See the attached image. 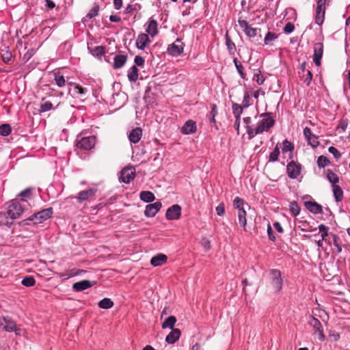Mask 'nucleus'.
<instances>
[{
    "label": "nucleus",
    "mask_w": 350,
    "mask_h": 350,
    "mask_svg": "<svg viewBox=\"0 0 350 350\" xmlns=\"http://www.w3.org/2000/svg\"><path fill=\"white\" fill-rule=\"evenodd\" d=\"M314 56L313 60L316 66H319L321 65V59L323 53V45L321 42H317L314 46Z\"/></svg>",
    "instance_id": "15"
},
{
    "label": "nucleus",
    "mask_w": 350,
    "mask_h": 350,
    "mask_svg": "<svg viewBox=\"0 0 350 350\" xmlns=\"http://www.w3.org/2000/svg\"><path fill=\"white\" fill-rule=\"evenodd\" d=\"M306 206L310 212L314 214L321 213L322 212L321 206L315 202H306Z\"/></svg>",
    "instance_id": "26"
},
{
    "label": "nucleus",
    "mask_w": 350,
    "mask_h": 350,
    "mask_svg": "<svg viewBox=\"0 0 350 350\" xmlns=\"http://www.w3.org/2000/svg\"><path fill=\"white\" fill-rule=\"evenodd\" d=\"M217 114V106H216V105L213 104V105H211V115L212 116V118L211 119V122H215V117L216 116Z\"/></svg>",
    "instance_id": "59"
},
{
    "label": "nucleus",
    "mask_w": 350,
    "mask_h": 350,
    "mask_svg": "<svg viewBox=\"0 0 350 350\" xmlns=\"http://www.w3.org/2000/svg\"><path fill=\"white\" fill-rule=\"evenodd\" d=\"M46 1V7L49 9V10H52L55 8V3L51 1V0H45Z\"/></svg>",
    "instance_id": "64"
},
{
    "label": "nucleus",
    "mask_w": 350,
    "mask_h": 350,
    "mask_svg": "<svg viewBox=\"0 0 350 350\" xmlns=\"http://www.w3.org/2000/svg\"><path fill=\"white\" fill-rule=\"evenodd\" d=\"M330 164V161L327 157L319 156L317 159V165L319 168H323Z\"/></svg>",
    "instance_id": "40"
},
{
    "label": "nucleus",
    "mask_w": 350,
    "mask_h": 350,
    "mask_svg": "<svg viewBox=\"0 0 350 350\" xmlns=\"http://www.w3.org/2000/svg\"><path fill=\"white\" fill-rule=\"evenodd\" d=\"M127 77L129 80L131 82H135L138 79L139 70L136 66H133L129 69Z\"/></svg>",
    "instance_id": "27"
},
{
    "label": "nucleus",
    "mask_w": 350,
    "mask_h": 350,
    "mask_svg": "<svg viewBox=\"0 0 350 350\" xmlns=\"http://www.w3.org/2000/svg\"><path fill=\"white\" fill-rule=\"evenodd\" d=\"M12 129L8 124L0 125V135L2 136H8L10 134Z\"/></svg>",
    "instance_id": "42"
},
{
    "label": "nucleus",
    "mask_w": 350,
    "mask_h": 350,
    "mask_svg": "<svg viewBox=\"0 0 350 350\" xmlns=\"http://www.w3.org/2000/svg\"><path fill=\"white\" fill-rule=\"evenodd\" d=\"M333 194L336 202H340L343 198V191L339 185H333Z\"/></svg>",
    "instance_id": "32"
},
{
    "label": "nucleus",
    "mask_w": 350,
    "mask_h": 350,
    "mask_svg": "<svg viewBox=\"0 0 350 350\" xmlns=\"http://www.w3.org/2000/svg\"><path fill=\"white\" fill-rule=\"evenodd\" d=\"M226 45L230 55H234L236 51L235 44L231 40L228 34L226 35Z\"/></svg>",
    "instance_id": "37"
},
{
    "label": "nucleus",
    "mask_w": 350,
    "mask_h": 350,
    "mask_svg": "<svg viewBox=\"0 0 350 350\" xmlns=\"http://www.w3.org/2000/svg\"><path fill=\"white\" fill-rule=\"evenodd\" d=\"M185 44L179 38H177L172 44L167 47V53L174 57L180 55L184 50Z\"/></svg>",
    "instance_id": "6"
},
{
    "label": "nucleus",
    "mask_w": 350,
    "mask_h": 350,
    "mask_svg": "<svg viewBox=\"0 0 350 350\" xmlns=\"http://www.w3.org/2000/svg\"><path fill=\"white\" fill-rule=\"evenodd\" d=\"M283 279L280 270L273 269L269 271V285L274 293H279L283 286Z\"/></svg>",
    "instance_id": "2"
},
{
    "label": "nucleus",
    "mask_w": 350,
    "mask_h": 350,
    "mask_svg": "<svg viewBox=\"0 0 350 350\" xmlns=\"http://www.w3.org/2000/svg\"><path fill=\"white\" fill-rule=\"evenodd\" d=\"M176 323V318L174 316H170L163 322L161 327L163 329L170 328L172 329H174V326Z\"/></svg>",
    "instance_id": "30"
},
{
    "label": "nucleus",
    "mask_w": 350,
    "mask_h": 350,
    "mask_svg": "<svg viewBox=\"0 0 350 350\" xmlns=\"http://www.w3.org/2000/svg\"><path fill=\"white\" fill-rule=\"evenodd\" d=\"M167 256L163 254H158L150 260V264L153 267L161 266L167 262Z\"/></svg>",
    "instance_id": "21"
},
{
    "label": "nucleus",
    "mask_w": 350,
    "mask_h": 350,
    "mask_svg": "<svg viewBox=\"0 0 350 350\" xmlns=\"http://www.w3.org/2000/svg\"><path fill=\"white\" fill-rule=\"evenodd\" d=\"M309 325L313 328L314 330V334H317L318 338L320 341H323L325 340V335L323 333V327L320 322V321L315 318L313 316L310 317V320L308 321Z\"/></svg>",
    "instance_id": "5"
},
{
    "label": "nucleus",
    "mask_w": 350,
    "mask_h": 350,
    "mask_svg": "<svg viewBox=\"0 0 350 350\" xmlns=\"http://www.w3.org/2000/svg\"><path fill=\"white\" fill-rule=\"evenodd\" d=\"M295 29V27H294V25L292 24L291 23H288L284 28V31L286 33H290L291 32L293 31Z\"/></svg>",
    "instance_id": "62"
},
{
    "label": "nucleus",
    "mask_w": 350,
    "mask_h": 350,
    "mask_svg": "<svg viewBox=\"0 0 350 350\" xmlns=\"http://www.w3.org/2000/svg\"><path fill=\"white\" fill-rule=\"evenodd\" d=\"M288 176L293 179L297 178L301 172V165L291 161L286 166Z\"/></svg>",
    "instance_id": "11"
},
{
    "label": "nucleus",
    "mask_w": 350,
    "mask_h": 350,
    "mask_svg": "<svg viewBox=\"0 0 350 350\" xmlns=\"http://www.w3.org/2000/svg\"><path fill=\"white\" fill-rule=\"evenodd\" d=\"M290 211L294 216H297L300 213V208L296 202H292L290 203Z\"/></svg>",
    "instance_id": "47"
},
{
    "label": "nucleus",
    "mask_w": 350,
    "mask_h": 350,
    "mask_svg": "<svg viewBox=\"0 0 350 350\" xmlns=\"http://www.w3.org/2000/svg\"><path fill=\"white\" fill-rule=\"evenodd\" d=\"M216 212L217 215L219 216H223L225 213V206L224 203H220L217 207H216Z\"/></svg>",
    "instance_id": "57"
},
{
    "label": "nucleus",
    "mask_w": 350,
    "mask_h": 350,
    "mask_svg": "<svg viewBox=\"0 0 350 350\" xmlns=\"http://www.w3.org/2000/svg\"><path fill=\"white\" fill-rule=\"evenodd\" d=\"M256 122V125L254 127L248 126L247 128V133L250 139L254 137L256 135L261 134L265 131L273 127L275 123L274 120L269 113H262L258 118Z\"/></svg>",
    "instance_id": "1"
},
{
    "label": "nucleus",
    "mask_w": 350,
    "mask_h": 350,
    "mask_svg": "<svg viewBox=\"0 0 350 350\" xmlns=\"http://www.w3.org/2000/svg\"><path fill=\"white\" fill-rule=\"evenodd\" d=\"M162 204L160 202H156L153 204H148L146 206L144 214L146 217H154L161 209Z\"/></svg>",
    "instance_id": "14"
},
{
    "label": "nucleus",
    "mask_w": 350,
    "mask_h": 350,
    "mask_svg": "<svg viewBox=\"0 0 350 350\" xmlns=\"http://www.w3.org/2000/svg\"><path fill=\"white\" fill-rule=\"evenodd\" d=\"M142 136V129L139 127H137V128L133 129L129 133V139L131 143L136 144L141 139Z\"/></svg>",
    "instance_id": "20"
},
{
    "label": "nucleus",
    "mask_w": 350,
    "mask_h": 350,
    "mask_svg": "<svg viewBox=\"0 0 350 350\" xmlns=\"http://www.w3.org/2000/svg\"><path fill=\"white\" fill-rule=\"evenodd\" d=\"M180 334L181 332L179 329H172L166 336L165 341L169 344H174L180 338Z\"/></svg>",
    "instance_id": "23"
},
{
    "label": "nucleus",
    "mask_w": 350,
    "mask_h": 350,
    "mask_svg": "<svg viewBox=\"0 0 350 350\" xmlns=\"http://www.w3.org/2000/svg\"><path fill=\"white\" fill-rule=\"evenodd\" d=\"M105 49L102 46H98L94 49L93 54L98 57H103L105 55Z\"/></svg>",
    "instance_id": "49"
},
{
    "label": "nucleus",
    "mask_w": 350,
    "mask_h": 350,
    "mask_svg": "<svg viewBox=\"0 0 350 350\" xmlns=\"http://www.w3.org/2000/svg\"><path fill=\"white\" fill-rule=\"evenodd\" d=\"M96 144V137L94 136H88L81 137L77 139V148L82 150H89L94 148Z\"/></svg>",
    "instance_id": "4"
},
{
    "label": "nucleus",
    "mask_w": 350,
    "mask_h": 350,
    "mask_svg": "<svg viewBox=\"0 0 350 350\" xmlns=\"http://www.w3.org/2000/svg\"><path fill=\"white\" fill-rule=\"evenodd\" d=\"M52 213V208H48L33 214L31 217L29 218V219L31 221H34L35 223H42V221L51 217Z\"/></svg>",
    "instance_id": "7"
},
{
    "label": "nucleus",
    "mask_w": 350,
    "mask_h": 350,
    "mask_svg": "<svg viewBox=\"0 0 350 350\" xmlns=\"http://www.w3.org/2000/svg\"><path fill=\"white\" fill-rule=\"evenodd\" d=\"M280 154V148L278 145L275 146L274 150L270 153L269 161L271 162H275L278 160V157Z\"/></svg>",
    "instance_id": "44"
},
{
    "label": "nucleus",
    "mask_w": 350,
    "mask_h": 350,
    "mask_svg": "<svg viewBox=\"0 0 350 350\" xmlns=\"http://www.w3.org/2000/svg\"><path fill=\"white\" fill-rule=\"evenodd\" d=\"M27 207L25 204H22L18 200H12L8 206L7 214L11 219L19 218Z\"/></svg>",
    "instance_id": "3"
},
{
    "label": "nucleus",
    "mask_w": 350,
    "mask_h": 350,
    "mask_svg": "<svg viewBox=\"0 0 350 350\" xmlns=\"http://www.w3.org/2000/svg\"><path fill=\"white\" fill-rule=\"evenodd\" d=\"M94 284L90 280H84L73 284L72 288L75 291H82L92 287Z\"/></svg>",
    "instance_id": "19"
},
{
    "label": "nucleus",
    "mask_w": 350,
    "mask_h": 350,
    "mask_svg": "<svg viewBox=\"0 0 350 350\" xmlns=\"http://www.w3.org/2000/svg\"><path fill=\"white\" fill-rule=\"evenodd\" d=\"M253 80L256 81L258 85H262L265 81V77L259 69H256L254 70Z\"/></svg>",
    "instance_id": "36"
},
{
    "label": "nucleus",
    "mask_w": 350,
    "mask_h": 350,
    "mask_svg": "<svg viewBox=\"0 0 350 350\" xmlns=\"http://www.w3.org/2000/svg\"><path fill=\"white\" fill-rule=\"evenodd\" d=\"M180 215L181 207L178 204H174L169 207L165 213V217L168 220L178 219Z\"/></svg>",
    "instance_id": "10"
},
{
    "label": "nucleus",
    "mask_w": 350,
    "mask_h": 350,
    "mask_svg": "<svg viewBox=\"0 0 350 350\" xmlns=\"http://www.w3.org/2000/svg\"><path fill=\"white\" fill-rule=\"evenodd\" d=\"M243 105L241 106L237 103H234L232 105V112L236 119L241 118V115L243 112Z\"/></svg>",
    "instance_id": "41"
},
{
    "label": "nucleus",
    "mask_w": 350,
    "mask_h": 350,
    "mask_svg": "<svg viewBox=\"0 0 350 350\" xmlns=\"http://www.w3.org/2000/svg\"><path fill=\"white\" fill-rule=\"evenodd\" d=\"M18 196L21 198L20 200L22 204H25L26 206H29L28 203V200H30L32 197L31 189L29 188H27L25 190L22 191Z\"/></svg>",
    "instance_id": "24"
},
{
    "label": "nucleus",
    "mask_w": 350,
    "mask_h": 350,
    "mask_svg": "<svg viewBox=\"0 0 350 350\" xmlns=\"http://www.w3.org/2000/svg\"><path fill=\"white\" fill-rule=\"evenodd\" d=\"M326 178L332 185V186L338 185L337 183L339 182V178L338 175L334 173L331 170H327L326 173Z\"/></svg>",
    "instance_id": "31"
},
{
    "label": "nucleus",
    "mask_w": 350,
    "mask_h": 350,
    "mask_svg": "<svg viewBox=\"0 0 350 350\" xmlns=\"http://www.w3.org/2000/svg\"><path fill=\"white\" fill-rule=\"evenodd\" d=\"M113 306V302L109 298H104L98 303V306L103 309H109Z\"/></svg>",
    "instance_id": "38"
},
{
    "label": "nucleus",
    "mask_w": 350,
    "mask_h": 350,
    "mask_svg": "<svg viewBox=\"0 0 350 350\" xmlns=\"http://www.w3.org/2000/svg\"><path fill=\"white\" fill-rule=\"evenodd\" d=\"M36 283V280L33 277L27 276L23 278V280L21 282V284L27 287H31L33 286Z\"/></svg>",
    "instance_id": "46"
},
{
    "label": "nucleus",
    "mask_w": 350,
    "mask_h": 350,
    "mask_svg": "<svg viewBox=\"0 0 350 350\" xmlns=\"http://www.w3.org/2000/svg\"><path fill=\"white\" fill-rule=\"evenodd\" d=\"M16 323L12 320L11 317H5V321L3 329L6 332H11L15 329Z\"/></svg>",
    "instance_id": "29"
},
{
    "label": "nucleus",
    "mask_w": 350,
    "mask_h": 350,
    "mask_svg": "<svg viewBox=\"0 0 350 350\" xmlns=\"http://www.w3.org/2000/svg\"><path fill=\"white\" fill-rule=\"evenodd\" d=\"M197 126L195 121L187 120L182 126L180 132L184 135H190L196 132Z\"/></svg>",
    "instance_id": "16"
},
{
    "label": "nucleus",
    "mask_w": 350,
    "mask_h": 350,
    "mask_svg": "<svg viewBox=\"0 0 350 350\" xmlns=\"http://www.w3.org/2000/svg\"><path fill=\"white\" fill-rule=\"evenodd\" d=\"M278 38V36L276 33L271 31H268L267 33L265 35L264 42L265 44L267 45L270 43V42L275 40Z\"/></svg>",
    "instance_id": "45"
},
{
    "label": "nucleus",
    "mask_w": 350,
    "mask_h": 350,
    "mask_svg": "<svg viewBox=\"0 0 350 350\" xmlns=\"http://www.w3.org/2000/svg\"><path fill=\"white\" fill-rule=\"evenodd\" d=\"M134 62L135 65L138 66H143L144 64V59L139 55L135 56Z\"/></svg>",
    "instance_id": "61"
},
{
    "label": "nucleus",
    "mask_w": 350,
    "mask_h": 350,
    "mask_svg": "<svg viewBox=\"0 0 350 350\" xmlns=\"http://www.w3.org/2000/svg\"><path fill=\"white\" fill-rule=\"evenodd\" d=\"M1 58L4 63L8 64L11 61L12 55L9 51H5L1 53Z\"/></svg>",
    "instance_id": "52"
},
{
    "label": "nucleus",
    "mask_w": 350,
    "mask_h": 350,
    "mask_svg": "<svg viewBox=\"0 0 350 350\" xmlns=\"http://www.w3.org/2000/svg\"><path fill=\"white\" fill-rule=\"evenodd\" d=\"M330 236L332 237L333 241L332 245H331L332 253L337 255L342 252V247L339 243V238L334 234H330Z\"/></svg>",
    "instance_id": "25"
},
{
    "label": "nucleus",
    "mask_w": 350,
    "mask_h": 350,
    "mask_svg": "<svg viewBox=\"0 0 350 350\" xmlns=\"http://www.w3.org/2000/svg\"><path fill=\"white\" fill-rule=\"evenodd\" d=\"M302 77L304 83L309 85L312 79V74L311 71L307 70L306 75H304Z\"/></svg>",
    "instance_id": "55"
},
{
    "label": "nucleus",
    "mask_w": 350,
    "mask_h": 350,
    "mask_svg": "<svg viewBox=\"0 0 350 350\" xmlns=\"http://www.w3.org/2000/svg\"><path fill=\"white\" fill-rule=\"evenodd\" d=\"M304 135L307 140L308 144L312 148H317L319 146L320 143L318 137L312 134L310 129L306 127L304 129Z\"/></svg>",
    "instance_id": "12"
},
{
    "label": "nucleus",
    "mask_w": 350,
    "mask_h": 350,
    "mask_svg": "<svg viewBox=\"0 0 350 350\" xmlns=\"http://www.w3.org/2000/svg\"><path fill=\"white\" fill-rule=\"evenodd\" d=\"M146 34L153 38L158 33V23L156 20L150 18L145 24Z\"/></svg>",
    "instance_id": "13"
},
{
    "label": "nucleus",
    "mask_w": 350,
    "mask_h": 350,
    "mask_svg": "<svg viewBox=\"0 0 350 350\" xmlns=\"http://www.w3.org/2000/svg\"><path fill=\"white\" fill-rule=\"evenodd\" d=\"M135 176V170L133 167H124L121 171L120 180L124 183H129Z\"/></svg>",
    "instance_id": "9"
},
{
    "label": "nucleus",
    "mask_w": 350,
    "mask_h": 350,
    "mask_svg": "<svg viewBox=\"0 0 350 350\" xmlns=\"http://www.w3.org/2000/svg\"><path fill=\"white\" fill-rule=\"evenodd\" d=\"M149 36L146 33H140L136 40V46L137 49L140 50H144L147 46H148L150 43V40Z\"/></svg>",
    "instance_id": "17"
},
{
    "label": "nucleus",
    "mask_w": 350,
    "mask_h": 350,
    "mask_svg": "<svg viewBox=\"0 0 350 350\" xmlns=\"http://www.w3.org/2000/svg\"><path fill=\"white\" fill-rule=\"evenodd\" d=\"M68 85L74 87V92L75 94L83 96L88 92L87 88H82L79 84H77L75 83L69 82L68 83Z\"/></svg>",
    "instance_id": "35"
},
{
    "label": "nucleus",
    "mask_w": 350,
    "mask_h": 350,
    "mask_svg": "<svg viewBox=\"0 0 350 350\" xmlns=\"http://www.w3.org/2000/svg\"><path fill=\"white\" fill-rule=\"evenodd\" d=\"M53 76L55 83L58 87L62 88L66 85L65 78L62 75H60L59 72H55Z\"/></svg>",
    "instance_id": "34"
},
{
    "label": "nucleus",
    "mask_w": 350,
    "mask_h": 350,
    "mask_svg": "<svg viewBox=\"0 0 350 350\" xmlns=\"http://www.w3.org/2000/svg\"><path fill=\"white\" fill-rule=\"evenodd\" d=\"M245 202L244 200L239 198L236 197L233 200V206L235 208L238 209V211L240 209H245L244 208Z\"/></svg>",
    "instance_id": "43"
},
{
    "label": "nucleus",
    "mask_w": 350,
    "mask_h": 350,
    "mask_svg": "<svg viewBox=\"0 0 350 350\" xmlns=\"http://www.w3.org/2000/svg\"><path fill=\"white\" fill-rule=\"evenodd\" d=\"M238 24L246 36L250 38H255L257 36L258 32L260 31L259 29L252 27L245 20L241 18L238 19Z\"/></svg>",
    "instance_id": "8"
},
{
    "label": "nucleus",
    "mask_w": 350,
    "mask_h": 350,
    "mask_svg": "<svg viewBox=\"0 0 350 350\" xmlns=\"http://www.w3.org/2000/svg\"><path fill=\"white\" fill-rule=\"evenodd\" d=\"M237 215L239 224L245 230V227L247 224L246 211L245 209H240L238 211Z\"/></svg>",
    "instance_id": "33"
},
{
    "label": "nucleus",
    "mask_w": 350,
    "mask_h": 350,
    "mask_svg": "<svg viewBox=\"0 0 350 350\" xmlns=\"http://www.w3.org/2000/svg\"><path fill=\"white\" fill-rule=\"evenodd\" d=\"M294 150V145L287 139H285L282 143V153L292 152Z\"/></svg>",
    "instance_id": "39"
},
{
    "label": "nucleus",
    "mask_w": 350,
    "mask_h": 350,
    "mask_svg": "<svg viewBox=\"0 0 350 350\" xmlns=\"http://www.w3.org/2000/svg\"><path fill=\"white\" fill-rule=\"evenodd\" d=\"M127 61V55L124 54H117L113 58V68L114 69L121 68Z\"/></svg>",
    "instance_id": "18"
},
{
    "label": "nucleus",
    "mask_w": 350,
    "mask_h": 350,
    "mask_svg": "<svg viewBox=\"0 0 350 350\" xmlns=\"http://www.w3.org/2000/svg\"><path fill=\"white\" fill-rule=\"evenodd\" d=\"M319 232H321V238L323 239V240H325V241H327L326 237L328 236V233H327L328 228L323 224H321L319 226Z\"/></svg>",
    "instance_id": "51"
},
{
    "label": "nucleus",
    "mask_w": 350,
    "mask_h": 350,
    "mask_svg": "<svg viewBox=\"0 0 350 350\" xmlns=\"http://www.w3.org/2000/svg\"><path fill=\"white\" fill-rule=\"evenodd\" d=\"M5 213H0V226H8L11 224L8 219Z\"/></svg>",
    "instance_id": "53"
},
{
    "label": "nucleus",
    "mask_w": 350,
    "mask_h": 350,
    "mask_svg": "<svg viewBox=\"0 0 350 350\" xmlns=\"http://www.w3.org/2000/svg\"><path fill=\"white\" fill-rule=\"evenodd\" d=\"M237 68V70L239 73V75H240V77L243 79H245V77H246V74L245 72H244V67L242 65V64H240L237 66V67H236Z\"/></svg>",
    "instance_id": "58"
},
{
    "label": "nucleus",
    "mask_w": 350,
    "mask_h": 350,
    "mask_svg": "<svg viewBox=\"0 0 350 350\" xmlns=\"http://www.w3.org/2000/svg\"><path fill=\"white\" fill-rule=\"evenodd\" d=\"M250 95L249 94L248 92H245L244 94V96H243V102H242V105L243 107H247L251 105V103H250Z\"/></svg>",
    "instance_id": "56"
},
{
    "label": "nucleus",
    "mask_w": 350,
    "mask_h": 350,
    "mask_svg": "<svg viewBox=\"0 0 350 350\" xmlns=\"http://www.w3.org/2000/svg\"><path fill=\"white\" fill-rule=\"evenodd\" d=\"M328 151L333 154L334 157L336 159H338L341 157L340 152L334 146L329 147Z\"/></svg>",
    "instance_id": "54"
},
{
    "label": "nucleus",
    "mask_w": 350,
    "mask_h": 350,
    "mask_svg": "<svg viewBox=\"0 0 350 350\" xmlns=\"http://www.w3.org/2000/svg\"><path fill=\"white\" fill-rule=\"evenodd\" d=\"M53 109V104L50 101H46L44 103H42L40 107L39 111L40 113H44L50 111Z\"/></svg>",
    "instance_id": "48"
},
{
    "label": "nucleus",
    "mask_w": 350,
    "mask_h": 350,
    "mask_svg": "<svg viewBox=\"0 0 350 350\" xmlns=\"http://www.w3.org/2000/svg\"><path fill=\"white\" fill-rule=\"evenodd\" d=\"M325 12L316 11L315 23L321 25L324 21Z\"/></svg>",
    "instance_id": "50"
},
{
    "label": "nucleus",
    "mask_w": 350,
    "mask_h": 350,
    "mask_svg": "<svg viewBox=\"0 0 350 350\" xmlns=\"http://www.w3.org/2000/svg\"><path fill=\"white\" fill-rule=\"evenodd\" d=\"M96 192V189H89L85 191H82L79 193L77 199L79 202H83V201L87 200L90 197L93 196Z\"/></svg>",
    "instance_id": "22"
},
{
    "label": "nucleus",
    "mask_w": 350,
    "mask_h": 350,
    "mask_svg": "<svg viewBox=\"0 0 350 350\" xmlns=\"http://www.w3.org/2000/svg\"><path fill=\"white\" fill-rule=\"evenodd\" d=\"M98 12V8L97 7L93 8L86 15V17L91 19L96 16H97Z\"/></svg>",
    "instance_id": "60"
},
{
    "label": "nucleus",
    "mask_w": 350,
    "mask_h": 350,
    "mask_svg": "<svg viewBox=\"0 0 350 350\" xmlns=\"http://www.w3.org/2000/svg\"><path fill=\"white\" fill-rule=\"evenodd\" d=\"M267 234H268V236H269V238L270 240H271V241L275 240V238L273 232L270 225H268V227H267Z\"/></svg>",
    "instance_id": "63"
},
{
    "label": "nucleus",
    "mask_w": 350,
    "mask_h": 350,
    "mask_svg": "<svg viewBox=\"0 0 350 350\" xmlns=\"http://www.w3.org/2000/svg\"><path fill=\"white\" fill-rule=\"evenodd\" d=\"M139 198L141 200L145 202H152L154 200L155 197L153 193L149 191H144L140 193Z\"/></svg>",
    "instance_id": "28"
}]
</instances>
